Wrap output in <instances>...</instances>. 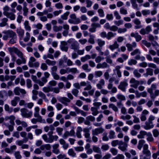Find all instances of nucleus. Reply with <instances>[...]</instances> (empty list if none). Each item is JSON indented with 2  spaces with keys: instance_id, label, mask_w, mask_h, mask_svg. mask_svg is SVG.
<instances>
[{
  "instance_id": "2",
  "label": "nucleus",
  "mask_w": 159,
  "mask_h": 159,
  "mask_svg": "<svg viewBox=\"0 0 159 159\" xmlns=\"http://www.w3.org/2000/svg\"><path fill=\"white\" fill-rule=\"evenodd\" d=\"M148 144H145L143 146L142 154L139 156L140 159H150L151 157V153L148 149Z\"/></svg>"
},
{
  "instance_id": "34",
  "label": "nucleus",
  "mask_w": 159,
  "mask_h": 159,
  "mask_svg": "<svg viewBox=\"0 0 159 159\" xmlns=\"http://www.w3.org/2000/svg\"><path fill=\"white\" fill-rule=\"evenodd\" d=\"M132 7L137 10H138V5L136 3L137 0H130Z\"/></svg>"
},
{
  "instance_id": "48",
  "label": "nucleus",
  "mask_w": 159,
  "mask_h": 159,
  "mask_svg": "<svg viewBox=\"0 0 159 159\" xmlns=\"http://www.w3.org/2000/svg\"><path fill=\"white\" fill-rule=\"evenodd\" d=\"M30 35L28 32H26L25 34V36L23 39L24 42H28L30 39Z\"/></svg>"
},
{
  "instance_id": "30",
  "label": "nucleus",
  "mask_w": 159,
  "mask_h": 159,
  "mask_svg": "<svg viewBox=\"0 0 159 159\" xmlns=\"http://www.w3.org/2000/svg\"><path fill=\"white\" fill-rule=\"evenodd\" d=\"M58 138V137L57 135H50L48 137V142L49 143H52L54 140H57Z\"/></svg>"
},
{
  "instance_id": "62",
  "label": "nucleus",
  "mask_w": 159,
  "mask_h": 159,
  "mask_svg": "<svg viewBox=\"0 0 159 159\" xmlns=\"http://www.w3.org/2000/svg\"><path fill=\"white\" fill-rule=\"evenodd\" d=\"M153 135L154 137H157L159 136V131L156 129H153L152 131Z\"/></svg>"
},
{
  "instance_id": "29",
  "label": "nucleus",
  "mask_w": 159,
  "mask_h": 159,
  "mask_svg": "<svg viewBox=\"0 0 159 159\" xmlns=\"http://www.w3.org/2000/svg\"><path fill=\"white\" fill-rule=\"evenodd\" d=\"M105 83V81L103 79H100L98 83L96 85L97 88L98 89H101L102 88V86L104 85Z\"/></svg>"
},
{
  "instance_id": "64",
  "label": "nucleus",
  "mask_w": 159,
  "mask_h": 159,
  "mask_svg": "<svg viewBox=\"0 0 159 159\" xmlns=\"http://www.w3.org/2000/svg\"><path fill=\"white\" fill-rule=\"evenodd\" d=\"M48 84L49 85L48 86H51V87L55 86L57 84V82L55 80H52L50 81L48 83Z\"/></svg>"
},
{
  "instance_id": "47",
  "label": "nucleus",
  "mask_w": 159,
  "mask_h": 159,
  "mask_svg": "<svg viewBox=\"0 0 159 159\" xmlns=\"http://www.w3.org/2000/svg\"><path fill=\"white\" fill-rule=\"evenodd\" d=\"M108 107L109 108H111L113 111L115 112L118 111L117 107L113 103H110L109 104Z\"/></svg>"
},
{
  "instance_id": "22",
  "label": "nucleus",
  "mask_w": 159,
  "mask_h": 159,
  "mask_svg": "<svg viewBox=\"0 0 159 159\" xmlns=\"http://www.w3.org/2000/svg\"><path fill=\"white\" fill-rule=\"evenodd\" d=\"M67 43L65 41H61L60 45V48L61 50L66 52L67 51L68 47L67 46Z\"/></svg>"
},
{
  "instance_id": "23",
  "label": "nucleus",
  "mask_w": 159,
  "mask_h": 159,
  "mask_svg": "<svg viewBox=\"0 0 159 159\" xmlns=\"http://www.w3.org/2000/svg\"><path fill=\"white\" fill-rule=\"evenodd\" d=\"M121 68V66H117L115 67V69H113V72L114 73L116 72V74L118 77L120 78L122 76L121 72L120 70V69Z\"/></svg>"
},
{
  "instance_id": "32",
  "label": "nucleus",
  "mask_w": 159,
  "mask_h": 159,
  "mask_svg": "<svg viewBox=\"0 0 159 159\" xmlns=\"http://www.w3.org/2000/svg\"><path fill=\"white\" fill-rule=\"evenodd\" d=\"M24 25L26 30L28 31H30L31 30V28L29 25L28 21L25 20L24 22Z\"/></svg>"
},
{
  "instance_id": "55",
  "label": "nucleus",
  "mask_w": 159,
  "mask_h": 159,
  "mask_svg": "<svg viewBox=\"0 0 159 159\" xmlns=\"http://www.w3.org/2000/svg\"><path fill=\"white\" fill-rule=\"evenodd\" d=\"M85 86L86 87L84 89L85 90H89L91 89L92 88L90 82L88 81H87V84Z\"/></svg>"
},
{
  "instance_id": "49",
  "label": "nucleus",
  "mask_w": 159,
  "mask_h": 159,
  "mask_svg": "<svg viewBox=\"0 0 159 159\" xmlns=\"http://www.w3.org/2000/svg\"><path fill=\"white\" fill-rule=\"evenodd\" d=\"M93 151L96 153H102L101 151L100 148L96 146H93Z\"/></svg>"
},
{
  "instance_id": "8",
  "label": "nucleus",
  "mask_w": 159,
  "mask_h": 159,
  "mask_svg": "<svg viewBox=\"0 0 159 159\" xmlns=\"http://www.w3.org/2000/svg\"><path fill=\"white\" fill-rule=\"evenodd\" d=\"M83 131L84 133V135L86 139V141L87 142L91 143L92 140L90 137V130L88 128H84L83 129Z\"/></svg>"
},
{
  "instance_id": "39",
  "label": "nucleus",
  "mask_w": 159,
  "mask_h": 159,
  "mask_svg": "<svg viewBox=\"0 0 159 159\" xmlns=\"http://www.w3.org/2000/svg\"><path fill=\"white\" fill-rule=\"evenodd\" d=\"M16 32L20 38H22L24 34V30L20 28L17 29Z\"/></svg>"
},
{
  "instance_id": "44",
  "label": "nucleus",
  "mask_w": 159,
  "mask_h": 159,
  "mask_svg": "<svg viewBox=\"0 0 159 159\" xmlns=\"http://www.w3.org/2000/svg\"><path fill=\"white\" fill-rule=\"evenodd\" d=\"M62 29V26H57L54 25L53 27V30L54 31L57 32L61 31Z\"/></svg>"
},
{
  "instance_id": "43",
  "label": "nucleus",
  "mask_w": 159,
  "mask_h": 159,
  "mask_svg": "<svg viewBox=\"0 0 159 159\" xmlns=\"http://www.w3.org/2000/svg\"><path fill=\"white\" fill-rule=\"evenodd\" d=\"M90 59V55H86L84 56L81 57L80 60L82 62H84Z\"/></svg>"
},
{
  "instance_id": "27",
  "label": "nucleus",
  "mask_w": 159,
  "mask_h": 159,
  "mask_svg": "<svg viewBox=\"0 0 159 159\" xmlns=\"http://www.w3.org/2000/svg\"><path fill=\"white\" fill-rule=\"evenodd\" d=\"M83 131L82 128L80 126L77 127L76 134L77 137L79 139L81 138L82 137L81 132Z\"/></svg>"
},
{
  "instance_id": "42",
  "label": "nucleus",
  "mask_w": 159,
  "mask_h": 159,
  "mask_svg": "<svg viewBox=\"0 0 159 159\" xmlns=\"http://www.w3.org/2000/svg\"><path fill=\"white\" fill-rule=\"evenodd\" d=\"M45 62L49 66H54L56 63V62L55 61H51L49 59H47L45 61Z\"/></svg>"
},
{
  "instance_id": "60",
  "label": "nucleus",
  "mask_w": 159,
  "mask_h": 159,
  "mask_svg": "<svg viewBox=\"0 0 159 159\" xmlns=\"http://www.w3.org/2000/svg\"><path fill=\"white\" fill-rule=\"evenodd\" d=\"M102 72L100 70L96 71L94 72V75L96 78L101 77L102 75Z\"/></svg>"
},
{
  "instance_id": "12",
  "label": "nucleus",
  "mask_w": 159,
  "mask_h": 159,
  "mask_svg": "<svg viewBox=\"0 0 159 159\" xmlns=\"http://www.w3.org/2000/svg\"><path fill=\"white\" fill-rule=\"evenodd\" d=\"M128 85V84L126 80L121 81L118 85V88L122 91L125 92L126 90V88Z\"/></svg>"
},
{
  "instance_id": "35",
  "label": "nucleus",
  "mask_w": 159,
  "mask_h": 159,
  "mask_svg": "<svg viewBox=\"0 0 159 159\" xmlns=\"http://www.w3.org/2000/svg\"><path fill=\"white\" fill-rule=\"evenodd\" d=\"M147 140L149 142H153L154 139L151 132H148L147 134Z\"/></svg>"
},
{
  "instance_id": "58",
  "label": "nucleus",
  "mask_w": 159,
  "mask_h": 159,
  "mask_svg": "<svg viewBox=\"0 0 159 159\" xmlns=\"http://www.w3.org/2000/svg\"><path fill=\"white\" fill-rule=\"evenodd\" d=\"M67 69L68 70V73L70 72L73 73H79V72L78 70L76 68H67Z\"/></svg>"
},
{
  "instance_id": "51",
  "label": "nucleus",
  "mask_w": 159,
  "mask_h": 159,
  "mask_svg": "<svg viewBox=\"0 0 159 159\" xmlns=\"http://www.w3.org/2000/svg\"><path fill=\"white\" fill-rule=\"evenodd\" d=\"M141 53V51L139 49H136L131 52L130 54L132 56H134L135 55H140Z\"/></svg>"
},
{
  "instance_id": "45",
  "label": "nucleus",
  "mask_w": 159,
  "mask_h": 159,
  "mask_svg": "<svg viewBox=\"0 0 159 159\" xmlns=\"http://www.w3.org/2000/svg\"><path fill=\"white\" fill-rule=\"evenodd\" d=\"M120 12L121 14L125 15L128 14L127 10L124 7H122L120 8Z\"/></svg>"
},
{
  "instance_id": "7",
  "label": "nucleus",
  "mask_w": 159,
  "mask_h": 159,
  "mask_svg": "<svg viewBox=\"0 0 159 159\" xmlns=\"http://www.w3.org/2000/svg\"><path fill=\"white\" fill-rule=\"evenodd\" d=\"M70 18L68 20V22L71 24H77L80 23L81 20L79 18H77L75 14L70 15Z\"/></svg>"
},
{
  "instance_id": "61",
  "label": "nucleus",
  "mask_w": 159,
  "mask_h": 159,
  "mask_svg": "<svg viewBox=\"0 0 159 159\" xmlns=\"http://www.w3.org/2000/svg\"><path fill=\"white\" fill-rule=\"evenodd\" d=\"M35 112L34 113V116L35 117H38L40 115L39 114V107H37L34 108Z\"/></svg>"
},
{
  "instance_id": "21",
  "label": "nucleus",
  "mask_w": 159,
  "mask_h": 159,
  "mask_svg": "<svg viewBox=\"0 0 159 159\" xmlns=\"http://www.w3.org/2000/svg\"><path fill=\"white\" fill-rule=\"evenodd\" d=\"M146 72L143 75L145 77H148L149 75L152 76L153 75V70L152 68H148L146 69Z\"/></svg>"
},
{
  "instance_id": "31",
  "label": "nucleus",
  "mask_w": 159,
  "mask_h": 159,
  "mask_svg": "<svg viewBox=\"0 0 159 159\" xmlns=\"http://www.w3.org/2000/svg\"><path fill=\"white\" fill-rule=\"evenodd\" d=\"M20 59H17L16 61V63L18 65H20L21 64H25L26 63V60L24 57L20 58Z\"/></svg>"
},
{
  "instance_id": "28",
  "label": "nucleus",
  "mask_w": 159,
  "mask_h": 159,
  "mask_svg": "<svg viewBox=\"0 0 159 159\" xmlns=\"http://www.w3.org/2000/svg\"><path fill=\"white\" fill-rule=\"evenodd\" d=\"M89 38L88 39V41L89 43L91 44H94L95 43V36L94 35L90 33L89 34Z\"/></svg>"
},
{
  "instance_id": "37",
  "label": "nucleus",
  "mask_w": 159,
  "mask_h": 159,
  "mask_svg": "<svg viewBox=\"0 0 159 159\" xmlns=\"http://www.w3.org/2000/svg\"><path fill=\"white\" fill-rule=\"evenodd\" d=\"M4 109L6 111L9 113H11L13 111V108L10 107L7 104H5V105Z\"/></svg>"
},
{
  "instance_id": "20",
  "label": "nucleus",
  "mask_w": 159,
  "mask_h": 159,
  "mask_svg": "<svg viewBox=\"0 0 159 159\" xmlns=\"http://www.w3.org/2000/svg\"><path fill=\"white\" fill-rule=\"evenodd\" d=\"M59 147V144L57 143L53 144L52 146V152L56 154H58L60 153V152L58 148Z\"/></svg>"
},
{
  "instance_id": "3",
  "label": "nucleus",
  "mask_w": 159,
  "mask_h": 159,
  "mask_svg": "<svg viewBox=\"0 0 159 159\" xmlns=\"http://www.w3.org/2000/svg\"><path fill=\"white\" fill-rule=\"evenodd\" d=\"M2 33L4 34L3 35L2 37L4 40H7L9 38L16 37V33L11 30H4L2 31Z\"/></svg>"
},
{
  "instance_id": "57",
  "label": "nucleus",
  "mask_w": 159,
  "mask_h": 159,
  "mask_svg": "<svg viewBox=\"0 0 159 159\" xmlns=\"http://www.w3.org/2000/svg\"><path fill=\"white\" fill-rule=\"evenodd\" d=\"M137 63V61L134 59H131L128 60V64L129 66L135 65Z\"/></svg>"
},
{
  "instance_id": "9",
  "label": "nucleus",
  "mask_w": 159,
  "mask_h": 159,
  "mask_svg": "<svg viewBox=\"0 0 159 159\" xmlns=\"http://www.w3.org/2000/svg\"><path fill=\"white\" fill-rule=\"evenodd\" d=\"M69 42L71 44L70 48L76 50L79 48L80 44L75 39H70L69 40Z\"/></svg>"
},
{
  "instance_id": "26",
  "label": "nucleus",
  "mask_w": 159,
  "mask_h": 159,
  "mask_svg": "<svg viewBox=\"0 0 159 159\" xmlns=\"http://www.w3.org/2000/svg\"><path fill=\"white\" fill-rule=\"evenodd\" d=\"M20 98L18 97H15L13 99L11 100V104L14 107L16 106L18 101H20Z\"/></svg>"
},
{
  "instance_id": "40",
  "label": "nucleus",
  "mask_w": 159,
  "mask_h": 159,
  "mask_svg": "<svg viewBox=\"0 0 159 159\" xmlns=\"http://www.w3.org/2000/svg\"><path fill=\"white\" fill-rule=\"evenodd\" d=\"M108 137L110 139H114L115 138V132L112 130H110L109 133Z\"/></svg>"
},
{
  "instance_id": "10",
  "label": "nucleus",
  "mask_w": 159,
  "mask_h": 159,
  "mask_svg": "<svg viewBox=\"0 0 159 159\" xmlns=\"http://www.w3.org/2000/svg\"><path fill=\"white\" fill-rule=\"evenodd\" d=\"M36 59L33 57H31L30 58V61L28 63V65L30 67H38L39 65V62H35Z\"/></svg>"
},
{
  "instance_id": "59",
  "label": "nucleus",
  "mask_w": 159,
  "mask_h": 159,
  "mask_svg": "<svg viewBox=\"0 0 159 159\" xmlns=\"http://www.w3.org/2000/svg\"><path fill=\"white\" fill-rule=\"evenodd\" d=\"M14 155L16 158V159H21L22 158V156L19 151L15 152L14 153Z\"/></svg>"
},
{
  "instance_id": "4",
  "label": "nucleus",
  "mask_w": 159,
  "mask_h": 159,
  "mask_svg": "<svg viewBox=\"0 0 159 159\" xmlns=\"http://www.w3.org/2000/svg\"><path fill=\"white\" fill-rule=\"evenodd\" d=\"M42 90L45 93L50 92H53L56 93H58L60 92V89L58 87H53L51 86H45L42 89Z\"/></svg>"
},
{
  "instance_id": "46",
  "label": "nucleus",
  "mask_w": 159,
  "mask_h": 159,
  "mask_svg": "<svg viewBox=\"0 0 159 159\" xmlns=\"http://www.w3.org/2000/svg\"><path fill=\"white\" fill-rule=\"evenodd\" d=\"M109 138L107 136V133L106 132H104L102 134V140L104 141H107L109 140Z\"/></svg>"
},
{
  "instance_id": "6",
  "label": "nucleus",
  "mask_w": 159,
  "mask_h": 159,
  "mask_svg": "<svg viewBox=\"0 0 159 159\" xmlns=\"http://www.w3.org/2000/svg\"><path fill=\"white\" fill-rule=\"evenodd\" d=\"M20 111L21 116L24 118H30L33 115V112L31 111H29L25 108H21Z\"/></svg>"
},
{
  "instance_id": "13",
  "label": "nucleus",
  "mask_w": 159,
  "mask_h": 159,
  "mask_svg": "<svg viewBox=\"0 0 159 159\" xmlns=\"http://www.w3.org/2000/svg\"><path fill=\"white\" fill-rule=\"evenodd\" d=\"M59 101L66 106H67L70 102V99L66 97H60L58 98Z\"/></svg>"
},
{
  "instance_id": "5",
  "label": "nucleus",
  "mask_w": 159,
  "mask_h": 159,
  "mask_svg": "<svg viewBox=\"0 0 159 159\" xmlns=\"http://www.w3.org/2000/svg\"><path fill=\"white\" fill-rule=\"evenodd\" d=\"M155 117L153 115H151L148 119V121L146 122V125L144 126V129L146 130H148L154 127V125L152 124V121L154 120Z\"/></svg>"
},
{
  "instance_id": "52",
  "label": "nucleus",
  "mask_w": 159,
  "mask_h": 159,
  "mask_svg": "<svg viewBox=\"0 0 159 159\" xmlns=\"http://www.w3.org/2000/svg\"><path fill=\"white\" fill-rule=\"evenodd\" d=\"M82 69L86 72H89L91 70V69L89 68V66L88 64H86L83 65L82 67Z\"/></svg>"
},
{
  "instance_id": "63",
  "label": "nucleus",
  "mask_w": 159,
  "mask_h": 159,
  "mask_svg": "<svg viewBox=\"0 0 159 159\" xmlns=\"http://www.w3.org/2000/svg\"><path fill=\"white\" fill-rule=\"evenodd\" d=\"M133 74L134 76L137 78H139L141 77V75L137 69H135L133 71Z\"/></svg>"
},
{
  "instance_id": "25",
  "label": "nucleus",
  "mask_w": 159,
  "mask_h": 159,
  "mask_svg": "<svg viewBox=\"0 0 159 159\" xmlns=\"http://www.w3.org/2000/svg\"><path fill=\"white\" fill-rule=\"evenodd\" d=\"M119 45L117 41H115L113 44L109 45V48L112 51H114L116 49L119 48Z\"/></svg>"
},
{
  "instance_id": "1",
  "label": "nucleus",
  "mask_w": 159,
  "mask_h": 159,
  "mask_svg": "<svg viewBox=\"0 0 159 159\" xmlns=\"http://www.w3.org/2000/svg\"><path fill=\"white\" fill-rule=\"evenodd\" d=\"M3 14L5 16L11 20H15L16 16L14 13L16 12V11L14 8L10 9L9 7L6 6L3 7Z\"/></svg>"
},
{
  "instance_id": "38",
  "label": "nucleus",
  "mask_w": 159,
  "mask_h": 159,
  "mask_svg": "<svg viewBox=\"0 0 159 159\" xmlns=\"http://www.w3.org/2000/svg\"><path fill=\"white\" fill-rule=\"evenodd\" d=\"M145 142V141L143 139H141L139 141L137 148L139 150L141 149L143 147V145Z\"/></svg>"
},
{
  "instance_id": "18",
  "label": "nucleus",
  "mask_w": 159,
  "mask_h": 159,
  "mask_svg": "<svg viewBox=\"0 0 159 159\" xmlns=\"http://www.w3.org/2000/svg\"><path fill=\"white\" fill-rule=\"evenodd\" d=\"M127 147V144L126 143L123 142L122 141H120V143L118 147V148L122 151H125L126 150Z\"/></svg>"
},
{
  "instance_id": "15",
  "label": "nucleus",
  "mask_w": 159,
  "mask_h": 159,
  "mask_svg": "<svg viewBox=\"0 0 159 159\" xmlns=\"http://www.w3.org/2000/svg\"><path fill=\"white\" fill-rule=\"evenodd\" d=\"M129 83L131 84L130 87H133L135 89L138 88L139 85V81L136 80L135 78H132L129 81Z\"/></svg>"
},
{
  "instance_id": "19",
  "label": "nucleus",
  "mask_w": 159,
  "mask_h": 159,
  "mask_svg": "<svg viewBox=\"0 0 159 159\" xmlns=\"http://www.w3.org/2000/svg\"><path fill=\"white\" fill-rule=\"evenodd\" d=\"M130 35L131 37H134L136 41L137 42H139L142 39L141 36L139 34L138 32H132L131 33Z\"/></svg>"
},
{
  "instance_id": "36",
  "label": "nucleus",
  "mask_w": 159,
  "mask_h": 159,
  "mask_svg": "<svg viewBox=\"0 0 159 159\" xmlns=\"http://www.w3.org/2000/svg\"><path fill=\"white\" fill-rule=\"evenodd\" d=\"M147 133L146 132L143 131H141L137 135V137L139 139H143L144 138L146 135H147Z\"/></svg>"
},
{
  "instance_id": "16",
  "label": "nucleus",
  "mask_w": 159,
  "mask_h": 159,
  "mask_svg": "<svg viewBox=\"0 0 159 159\" xmlns=\"http://www.w3.org/2000/svg\"><path fill=\"white\" fill-rule=\"evenodd\" d=\"M157 88V85L156 84H152L151 87L147 89L148 92L150 94L151 98L152 99L154 97V95L153 93V90Z\"/></svg>"
},
{
  "instance_id": "53",
  "label": "nucleus",
  "mask_w": 159,
  "mask_h": 159,
  "mask_svg": "<svg viewBox=\"0 0 159 159\" xmlns=\"http://www.w3.org/2000/svg\"><path fill=\"white\" fill-rule=\"evenodd\" d=\"M91 111H92V114L94 116H96L98 113V109L95 107H92L91 108Z\"/></svg>"
},
{
  "instance_id": "56",
  "label": "nucleus",
  "mask_w": 159,
  "mask_h": 159,
  "mask_svg": "<svg viewBox=\"0 0 159 159\" xmlns=\"http://www.w3.org/2000/svg\"><path fill=\"white\" fill-rule=\"evenodd\" d=\"M97 42L99 46L100 47H102L105 44V41L104 40H102L100 39H98L97 40Z\"/></svg>"
},
{
  "instance_id": "24",
  "label": "nucleus",
  "mask_w": 159,
  "mask_h": 159,
  "mask_svg": "<svg viewBox=\"0 0 159 159\" xmlns=\"http://www.w3.org/2000/svg\"><path fill=\"white\" fill-rule=\"evenodd\" d=\"M67 61V57L66 55L63 56L59 60V66H63L64 63H66Z\"/></svg>"
},
{
  "instance_id": "54",
  "label": "nucleus",
  "mask_w": 159,
  "mask_h": 159,
  "mask_svg": "<svg viewBox=\"0 0 159 159\" xmlns=\"http://www.w3.org/2000/svg\"><path fill=\"white\" fill-rule=\"evenodd\" d=\"M68 153L69 155L73 157H75L76 155V153L72 148L69 149Z\"/></svg>"
},
{
  "instance_id": "41",
  "label": "nucleus",
  "mask_w": 159,
  "mask_h": 159,
  "mask_svg": "<svg viewBox=\"0 0 159 159\" xmlns=\"http://www.w3.org/2000/svg\"><path fill=\"white\" fill-rule=\"evenodd\" d=\"M116 34V33H113L112 32H109L107 34V39L108 40H110L111 38L114 37Z\"/></svg>"
},
{
  "instance_id": "50",
  "label": "nucleus",
  "mask_w": 159,
  "mask_h": 159,
  "mask_svg": "<svg viewBox=\"0 0 159 159\" xmlns=\"http://www.w3.org/2000/svg\"><path fill=\"white\" fill-rule=\"evenodd\" d=\"M98 12L99 16L100 17H103L105 16L104 12L102 9H99L98 10Z\"/></svg>"
},
{
  "instance_id": "17",
  "label": "nucleus",
  "mask_w": 159,
  "mask_h": 159,
  "mask_svg": "<svg viewBox=\"0 0 159 159\" xmlns=\"http://www.w3.org/2000/svg\"><path fill=\"white\" fill-rule=\"evenodd\" d=\"M16 144L21 146L22 149H27L29 147V145L27 144H23L22 140H18L16 141Z\"/></svg>"
},
{
  "instance_id": "33",
  "label": "nucleus",
  "mask_w": 159,
  "mask_h": 159,
  "mask_svg": "<svg viewBox=\"0 0 159 159\" xmlns=\"http://www.w3.org/2000/svg\"><path fill=\"white\" fill-rule=\"evenodd\" d=\"M8 19L6 18H4L1 19V22L0 23V27H3L7 25Z\"/></svg>"
},
{
  "instance_id": "14",
  "label": "nucleus",
  "mask_w": 159,
  "mask_h": 159,
  "mask_svg": "<svg viewBox=\"0 0 159 159\" xmlns=\"http://www.w3.org/2000/svg\"><path fill=\"white\" fill-rule=\"evenodd\" d=\"M104 129L102 127H99L92 130V134H93L96 135H98L99 134L103 133Z\"/></svg>"
},
{
  "instance_id": "11",
  "label": "nucleus",
  "mask_w": 159,
  "mask_h": 159,
  "mask_svg": "<svg viewBox=\"0 0 159 159\" xmlns=\"http://www.w3.org/2000/svg\"><path fill=\"white\" fill-rule=\"evenodd\" d=\"M57 66L55 65L51 68V74L53 78L57 80H58L60 78L59 75L57 73Z\"/></svg>"
}]
</instances>
